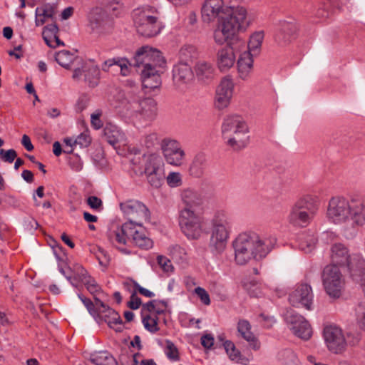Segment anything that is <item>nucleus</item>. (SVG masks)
I'll use <instances>...</instances> for the list:
<instances>
[{
    "label": "nucleus",
    "instance_id": "1",
    "mask_svg": "<svg viewBox=\"0 0 365 365\" xmlns=\"http://www.w3.org/2000/svg\"><path fill=\"white\" fill-rule=\"evenodd\" d=\"M276 242L273 237H262L252 231L240 233L232 242L236 263L244 265L252 258L262 259L271 252Z\"/></svg>",
    "mask_w": 365,
    "mask_h": 365
},
{
    "label": "nucleus",
    "instance_id": "2",
    "mask_svg": "<svg viewBox=\"0 0 365 365\" xmlns=\"http://www.w3.org/2000/svg\"><path fill=\"white\" fill-rule=\"evenodd\" d=\"M140 94L138 87L120 91L114 97L118 103L113 106L132 120H153L157 114V103L153 98H143Z\"/></svg>",
    "mask_w": 365,
    "mask_h": 365
},
{
    "label": "nucleus",
    "instance_id": "3",
    "mask_svg": "<svg viewBox=\"0 0 365 365\" xmlns=\"http://www.w3.org/2000/svg\"><path fill=\"white\" fill-rule=\"evenodd\" d=\"M252 19L243 6L233 7L226 15L218 21L213 31V38L217 45L225 43L231 44L237 40V35L245 31L250 26Z\"/></svg>",
    "mask_w": 365,
    "mask_h": 365
},
{
    "label": "nucleus",
    "instance_id": "4",
    "mask_svg": "<svg viewBox=\"0 0 365 365\" xmlns=\"http://www.w3.org/2000/svg\"><path fill=\"white\" fill-rule=\"evenodd\" d=\"M134 66L142 67L141 79L144 88L155 89L161 84L159 68L165 65L162 53L154 48L143 46L138 48L134 56Z\"/></svg>",
    "mask_w": 365,
    "mask_h": 365
},
{
    "label": "nucleus",
    "instance_id": "5",
    "mask_svg": "<svg viewBox=\"0 0 365 365\" xmlns=\"http://www.w3.org/2000/svg\"><path fill=\"white\" fill-rule=\"evenodd\" d=\"M363 204L349 201L342 196H334L328 202L326 216L328 221L335 225H343L351 221V225L361 227L365 224Z\"/></svg>",
    "mask_w": 365,
    "mask_h": 365
},
{
    "label": "nucleus",
    "instance_id": "6",
    "mask_svg": "<svg viewBox=\"0 0 365 365\" xmlns=\"http://www.w3.org/2000/svg\"><path fill=\"white\" fill-rule=\"evenodd\" d=\"M222 133L227 144L234 150H240L248 143V127L240 115L227 116L222 125Z\"/></svg>",
    "mask_w": 365,
    "mask_h": 365
},
{
    "label": "nucleus",
    "instance_id": "7",
    "mask_svg": "<svg viewBox=\"0 0 365 365\" xmlns=\"http://www.w3.org/2000/svg\"><path fill=\"white\" fill-rule=\"evenodd\" d=\"M332 264L346 266L352 279L365 277V259L359 254L349 255L347 247L341 243H336L331 248Z\"/></svg>",
    "mask_w": 365,
    "mask_h": 365
},
{
    "label": "nucleus",
    "instance_id": "8",
    "mask_svg": "<svg viewBox=\"0 0 365 365\" xmlns=\"http://www.w3.org/2000/svg\"><path fill=\"white\" fill-rule=\"evenodd\" d=\"M318 207V197L307 195L298 200L292 207L287 220L294 226L306 227L313 219Z\"/></svg>",
    "mask_w": 365,
    "mask_h": 365
},
{
    "label": "nucleus",
    "instance_id": "9",
    "mask_svg": "<svg viewBox=\"0 0 365 365\" xmlns=\"http://www.w3.org/2000/svg\"><path fill=\"white\" fill-rule=\"evenodd\" d=\"M230 234L228 217L223 212H217L211 220L209 247L215 255H221L226 249Z\"/></svg>",
    "mask_w": 365,
    "mask_h": 365
},
{
    "label": "nucleus",
    "instance_id": "10",
    "mask_svg": "<svg viewBox=\"0 0 365 365\" xmlns=\"http://www.w3.org/2000/svg\"><path fill=\"white\" fill-rule=\"evenodd\" d=\"M133 21L138 33L145 37L158 35L163 28L162 23L158 20L157 11L149 8L135 10Z\"/></svg>",
    "mask_w": 365,
    "mask_h": 365
},
{
    "label": "nucleus",
    "instance_id": "11",
    "mask_svg": "<svg viewBox=\"0 0 365 365\" xmlns=\"http://www.w3.org/2000/svg\"><path fill=\"white\" fill-rule=\"evenodd\" d=\"M179 225L187 239L197 240L205 230L204 217L195 211L180 210Z\"/></svg>",
    "mask_w": 365,
    "mask_h": 365
},
{
    "label": "nucleus",
    "instance_id": "12",
    "mask_svg": "<svg viewBox=\"0 0 365 365\" xmlns=\"http://www.w3.org/2000/svg\"><path fill=\"white\" fill-rule=\"evenodd\" d=\"M322 279L326 293L331 298H339L344 288V280L338 266L327 265L323 269Z\"/></svg>",
    "mask_w": 365,
    "mask_h": 365
},
{
    "label": "nucleus",
    "instance_id": "13",
    "mask_svg": "<svg viewBox=\"0 0 365 365\" xmlns=\"http://www.w3.org/2000/svg\"><path fill=\"white\" fill-rule=\"evenodd\" d=\"M88 28L97 36H103L112 32L113 20L101 7L93 8L88 14Z\"/></svg>",
    "mask_w": 365,
    "mask_h": 365
},
{
    "label": "nucleus",
    "instance_id": "14",
    "mask_svg": "<svg viewBox=\"0 0 365 365\" xmlns=\"http://www.w3.org/2000/svg\"><path fill=\"white\" fill-rule=\"evenodd\" d=\"M119 205L120 210L128 218L127 222L142 225L143 222L150 221V210L142 202L137 200H127L121 202Z\"/></svg>",
    "mask_w": 365,
    "mask_h": 365
},
{
    "label": "nucleus",
    "instance_id": "15",
    "mask_svg": "<svg viewBox=\"0 0 365 365\" xmlns=\"http://www.w3.org/2000/svg\"><path fill=\"white\" fill-rule=\"evenodd\" d=\"M160 148L165 160L168 164L176 167H180L184 164L185 152L178 140L165 138L161 140Z\"/></svg>",
    "mask_w": 365,
    "mask_h": 365
},
{
    "label": "nucleus",
    "instance_id": "16",
    "mask_svg": "<svg viewBox=\"0 0 365 365\" xmlns=\"http://www.w3.org/2000/svg\"><path fill=\"white\" fill-rule=\"evenodd\" d=\"M284 320L293 334L297 337L308 340L312 335V329L309 322L292 309L284 314Z\"/></svg>",
    "mask_w": 365,
    "mask_h": 365
},
{
    "label": "nucleus",
    "instance_id": "17",
    "mask_svg": "<svg viewBox=\"0 0 365 365\" xmlns=\"http://www.w3.org/2000/svg\"><path fill=\"white\" fill-rule=\"evenodd\" d=\"M323 336L328 349L334 354H341L346 347V341L342 330L336 326H327Z\"/></svg>",
    "mask_w": 365,
    "mask_h": 365
},
{
    "label": "nucleus",
    "instance_id": "18",
    "mask_svg": "<svg viewBox=\"0 0 365 365\" xmlns=\"http://www.w3.org/2000/svg\"><path fill=\"white\" fill-rule=\"evenodd\" d=\"M232 8L225 6L223 0H205L201 9L202 19L206 23L212 22L216 19L219 21Z\"/></svg>",
    "mask_w": 365,
    "mask_h": 365
},
{
    "label": "nucleus",
    "instance_id": "19",
    "mask_svg": "<svg viewBox=\"0 0 365 365\" xmlns=\"http://www.w3.org/2000/svg\"><path fill=\"white\" fill-rule=\"evenodd\" d=\"M289 303L293 307H302L308 310H311L313 302V293L312 287L307 284L298 285L296 289L292 292L289 297Z\"/></svg>",
    "mask_w": 365,
    "mask_h": 365
},
{
    "label": "nucleus",
    "instance_id": "20",
    "mask_svg": "<svg viewBox=\"0 0 365 365\" xmlns=\"http://www.w3.org/2000/svg\"><path fill=\"white\" fill-rule=\"evenodd\" d=\"M95 301L97 307L100 309L99 315L96 316V318L98 317L103 319L110 328L116 331H121L123 329V321L119 314L106 304L99 298L95 297Z\"/></svg>",
    "mask_w": 365,
    "mask_h": 365
},
{
    "label": "nucleus",
    "instance_id": "21",
    "mask_svg": "<svg viewBox=\"0 0 365 365\" xmlns=\"http://www.w3.org/2000/svg\"><path fill=\"white\" fill-rule=\"evenodd\" d=\"M130 63L125 57L115 56L106 60L101 65V68L105 72L113 74L120 73L123 76H127L130 73Z\"/></svg>",
    "mask_w": 365,
    "mask_h": 365
},
{
    "label": "nucleus",
    "instance_id": "22",
    "mask_svg": "<svg viewBox=\"0 0 365 365\" xmlns=\"http://www.w3.org/2000/svg\"><path fill=\"white\" fill-rule=\"evenodd\" d=\"M298 27L294 20L280 21L274 35L275 41L285 44L295 38Z\"/></svg>",
    "mask_w": 365,
    "mask_h": 365
},
{
    "label": "nucleus",
    "instance_id": "23",
    "mask_svg": "<svg viewBox=\"0 0 365 365\" xmlns=\"http://www.w3.org/2000/svg\"><path fill=\"white\" fill-rule=\"evenodd\" d=\"M132 226L131 222H125L122 225H113L108 234L110 241L115 245H125L130 239Z\"/></svg>",
    "mask_w": 365,
    "mask_h": 365
},
{
    "label": "nucleus",
    "instance_id": "24",
    "mask_svg": "<svg viewBox=\"0 0 365 365\" xmlns=\"http://www.w3.org/2000/svg\"><path fill=\"white\" fill-rule=\"evenodd\" d=\"M103 136L114 148L121 145H125L127 142L126 135L123 130L111 123H107L105 125Z\"/></svg>",
    "mask_w": 365,
    "mask_h": 365
},
{
    "label": "nucleus",
    "instance_id": "25",
    "mask_svg": "<svg viewBox=\"0 0 365 365\" xmlns=\"http://www.w3.org/2000/svg\"><path fill=\"white\" fill-rule=\"evenodd\" d=\"M150 168L144 174L147 176L148 183L155 188H159L165 180V173L162 168V161L160 158L158 156L157 160H150L149 162Z\"/></svg>",
    "mask_w": 365,
    "mask_h": 365
},
{
    "label": "nucleus",
    "instance_id": "26",
    "mask_svg": "<svg viewBox=\"0 0 365 365\" xmlns=\"http://www.w3.org/2000/svg\"><path fill=\"white\" fill-rule=\"evenodd\" d=\"M180 197L182 205L181 210L197 212V210L200 208L203 204V198L201 194L191 188L182 190Z\"/></svg>",
    "mask_w": 365,
    "mask_h": 365
},
{
    "label": "nucleus",
    "instance_id": "27",
    "mask_svg": "<svg viewBox=\"0 0 365 365\" xmlns=\"http://www.w3.org/2000/svg\"><path fill=\"white\" fill-rule=\"evenodd\" d=\"M193 78L191 66L187 62L180 61L173 68V79L174 83L180 86L190 83Z\"/></svg>",
    "mask_w": 365,
    "mask_h": 365
},
{
    "label": "nucleus",
    "instance_id": "28",
    "mask_svg": "<svg viewBox=\"0 0 365 365\" xmlns=\"http://www.w3.org/2000/svg\"><path fill=\"white\" fill-rule=\"evenodd\" d=\"M236 60L233 48L230 44L221 48L217 51L216 62L221 71H225L232 68Z\"/></svg>",
    "mask_w": 365,
    "mask_h": 365
},
{
    "label": "nucleus",
    "instance_id": "29",
    "mask_svg": "<svg viewBox=\"0 0 365 365\" xmlns=\"http://www.w3.org/2000/svg\"><path fill=\"white\" fill-rule=\"evenodd\" d=\"M130 238L132 239L134 245L140 249L148 250L153 247V242L147 235L144 230L143 225H137L133 224L132 232H130Z\"/></svg>",
    "mask_w": 365,
    "mask_h": 365
},
{
    "label": "nucleus",
    "instance_id": "30",
    "mask_svg": "<svg viewBox=\"0 0 365 365\" xmlns=\"http://www.w3.org/2000/svg\"><path fill=\"white\" fill-rule=\"evenodd\" d=\"M158 155L155 154H150L145 155H135L131 160V169L134 172V173L138 176L143 175L145 172L148 170V168H150V165L149 163L150 160H157Z\"/></svg>",
    "mask_w": 365,
    "mask_h": 365
},
{
    "label": "nucleus",
    "instance_id": "31",
    "mask_svg": "<svg viewBox=\"0 0 365 365\" xmlns=\"http://www.w3.org/2000/svg\"><path fill=\"white\" fill-rule=\"evenodd\" d=\"M254 57H255V56L246 51L241 53L239 57V59L237 62V71L239 77L243 81L248 80L252 74Z\"/></svg>",
    "mask_w": 365,
    "mask_h": 365
},
{
    "label": "nucleus",
    "instance_id": "32",
    "mask_svg": "<svg viewBox=\"0 0 365 365\" xmlns=\"http://www.w3.org/2000/svg\"><path fill=\"white\" fill-rule=\"evenodd\" d=\"M317 237L312 231H307L299 234L297 237L296 246L305 253L312 252L316 246Z\"/></svg>",
    "mask_w": 365,
    "mask_h": 365
},
{
    "label": "nucleus",
    "instance_id": "33",
    "mask_svg": "<svg viewBox=\"0 0 365 365\" xmlns=\"http://www.w3.org/2000/svg\"><path fill=\"white\" fill-rule=\"evenodd\" d=\"M237 331L245 339L250 346L255 350L259 349V343L254 334L251 331V325L247 320L240 319L237 323Z\"/></svg>",
    "mask_w": 365,
    "mask_h": 365
},
{
    "label": "nucleus",
    "instance_id": "34",
    "mask_svg": "<svg viewBox=\"0 0 365 365\" xmlns=\"http://www.w3.org/2000/svg\"><path fill=\"white\" fill-rule=\"evenodd\" d=\"M208 168L207 158L204 153L197 154L189 168L190 175L195 178H200L204 175Z\"/></svg>",
    "mask_w": 365,
    "mask_h": 365
},
{
    "label": "nucleus",
    "instance_id": "35",
    "mask_svg": "<svg viewBox=\"0 0 365 365\" xmlns=\"http://www.w3.org/2000/svg\"><path fill=\"white\" fill-rule=\"evenodd\" d=\"M195 69L197 77L202 81H209L215 76V68L210 63L199 61Z\"/></svg>",
    "mask_w": 365,
    "mask_h": 365
},
{
    "label": "nucleus",
    "instance_id": "36",
    "mask_svg": "<svg viewBox=\"0 0 365 365\" xmlns=\"http://www.w3.org/2000/svg\"><path fill=\"white\" fill-rule=\"evenodd\" d=\"M56 14V7L53 4H47L36 9V25H43L48 19H53Z\"/></svg>",
    "mask_w": 365,
    "mask_h": 365
},
{
    "label": "nucleus",
    "instance_id": "37",
    "mask_svg": "<svg viewBox=\"0 0 365 365\" xmlns=\"http://www.w3.org/2000/svg\"><path fill=\"white\" fill-rule=\"evenodd\" d=\"M90 360L95 365H117L115 358L106 351L91 354Z\"/></svg>",
    "mask_w": 365,
    "mask_h": 365
},
{
    "label": "nucleus",
    "instance_id": "38",
    "mask_svg": "<svg viewBox=\"0 0 365 365\" xmlns=\"http://www.w3.org/2000/svg\"><path fill=\"white\" fill-rule=\"evenodd\" d=\"M264 38V34L262 31H259L253 33L248 42L247 53L257 56L259 54L261 51L262 44Z\"/></svg>",
    "mask_w": 365,
    "mask_h": 365
},
{
    "label": "nucleus",
    "instance_id": "39",
    "mask_svg": "<svg viewBox=\"0 0 365 365\" xmlns=\"http://www.w3.org/2000/svg\"><path fill=\"white\" fill-rule=\"evenodd\" d=\"M84 81L91 88L98 85L100 79V70L97 66H91L83 70Z\"/></svg>",
    "mask_w": 365,
    "mask_h": 365
},
{
    "label": "nucleus",
    "instance_id": "40",
    "mask_svg": "<svg viewBox=\"0 0 365 365\" xmlns=\"http://www.w3.org/2000/svg\"><path fill=\"white\" fill-rule=\"evenodd\" d=\"M75 58V54L67 50L60 51L55 56L56 62L66 69L70 68L71 63H73Z\"/></svg>",
    "mask_w": 365,
    "mask_h": 365
},
{
    "label": "nucleus",
    "instance_id": "41",
    "mask_svg": "<svg viewBox=\"0 0 365 365\" xmlns=\"http://www.w3.org/2000/svg\"><path fill=\"white\" fill-rule=\"evenodd\" d=\"M233 88L234 83L232 78L229 76H226L221 80L219 86L217 87L216 92L232 97Z\"/></svg>",
    "mask_w": 365,
    "mask_h": 365
},
{
    "label": "nucleus",
    "instance_id": "42",
    "mask_svg": "<svg viewBox=\"0 0 365 365\" xmlns=\"http://www.w3.org/2000/svg\"><path fill=\"white\" fill-rule=\"evenodd\" d=\"M79 299L82 302L83 305L86 307L88 313L96 319V316L99 315L98 307H97L96 302L93 303L90 299L84 297L83 294L78 293L77 294Z\"/></svg>",
    "mask_w": 365,
    "mask_h": 365
},
{
    "label": "nucleus",
    "instance_id": "43",
    "mask_svg": "<svg viewBox=\"0 0 365 365\" xmlns=\"http://www.w3.org/2000/svg\"><path fill=\"white\" fill-rule=\"evenodd\" d=\"M180 56L182 62L191 61L196 57V48L192 45H185L180 50Z\"/></svg>",
    "mask_w": 365,
    "mask_h": 365
},
{
    "label": "nucleus",
    "instance_id": "44",
    "mask_svg": "<svg viewBox=\"0 0 365 365\" xmlns=\"http://www.w3.org/2000/svg\"><path fill=\"white\" fill-rule=\"evenodd\" d=\"M166 346L164 349L165 354L171 361H179V352L177 346L173 341L167 339L165 341Z\"/></svg>",
    "mask_w": 365,
    "mask_h": 365
},
{
    "label": "nucleus",
    "instance_id": "45",
    "mask_svg": "<svg viewBox=\"0 0 365 365\" xmlns=\"http://www.w3.org/2000/svg\"><path fill=\"white\" fill-rule=\"evenodd\" d=\"M158 317H151L150 315L143 316L142 323L146 330L156 333L159 330Z\"/></svg>",
    "mask_w": 365,
    "mask_h": 365
},
{
    "label": "nucleus",
    "instance_id": "46",
    "mask_svg": "<svg viewBox=\"0 0 365 365\" xmlns=\"http://www.w3.org/2000/svg\"><path fill=\"white\" fill-rule=\"evenodd\" d=\"M356 317L358 326L365 331V302L359 303L356 307Z\"/></svg>",
    "mask_w": 365,
    "mask_h": 365
},
{
    "label": "nucleus",
    "instance_id": "47",
    "mask_svg": "<svg viewBox=\"0 0 365 365\" xmlns=\"http://www.w3.org/2000/svg\"><path fill=\"white\" fill-rule=\"evenodd\" d=\"M224 348L232 360H238L240 352L236 349L232 341L227 340L223 343Z\"/></svg>",
    "mask_w": 365,
    "mask_h": 365
},
{
    "label": "nucleus",
    "instance_id": "48",
    "mask_svg": "<svg viewBox=\"0 0 365 365\" xmlns=\"http://www.w3.org/2000/svg\"><path fill=\"white\" fill-rule=\"evenodd\" d=\"M232 97L215 92V106L219 110H222L228 106Z\"/></svg>",
    "mask_w": 365,
    "mask_h": 365
},
{
    "label": "nucleus",
    "instance_id": "49",
    "mask_svg": "<svg viewBox=\"0 0 365 365\" xmlns=\"http://www.w3.org/2000/svg\"><path fill=\"white\" fill-rule=\"evenodd\" d=\"M168 185L171 187H177L182 185V176L178 172H171L166 178Z\"/></svg>",
    "mask_w": 365,
    "mask_h": 365
},
{
    "label": "nucleus",
    "instance_id": "50",
    "mask_svg": "<svg viewBox=\"0 0 365 365\" xmlns=\"http://www.w3.org/2000/svg\"><path fill=\"white\" fill-rule=\"evenodd\" d=\"M85 287H86L87 290L93 295V297H96V294L100 293L101 292V288L100 285L96 282V281L91 277L88 278V279L83 284Z\"/></svg>",
    "mask_w": 365,
    "mask_h": 365
},
{
    "label": "nucleus",
    "instance_id": "51",
    "mask_svg": "<svg viewBox=\"0 0 365 365\" xmlns=\"http://www.w3.org/2000/svg\"><path fill=\"white\" fill-rule=\"evenodd\" d=\"M194 293L198 297L204 305L208 306L210 304L211 300L210 295L204 288L197 287L194 289Z\"/></svg>",
    "mask_w": 365,
    "mask_h": 365
},
{
    "label": "nucleus",
    "instance_id": "52",
    "mask_svg": "<svg viewBox=\"0 0 365 365\" xmlns=\"http://www.w3.org/2000/svg\"><path fill=\"white\" fill-rule=\"evenodd\" d=\"M68 164L71 168L75 172L81 171L83 167V161L80 156L77 154H74L70 157L68 160Z\"/></svg>",
    "mask_w": 365,
    "mask_h": 365
},
{
    "label": "nucleus",
    "instance_id": "53",
    "mask_svg": "<svg viewBox=\"0 0 365 365\" xmlns=\"http://www.w3.org/2000/svg\"><path fill=\"white\" fill-rule=\"evenodd\" d=\"M91 277L88 274L86 269H85L83 267L78 266L76 267V269L73 274V279L78 280V282H82L83 284L86 282L88 278Z\"/></svg>",
    "mask_w": 365,
    "mask_h": 365
},
{
    "label": "nucleus",
    "instance_id": "54",
    "mask_svg": "<svg viewBox=\"0 0 365 365\" xmlns=\"http://www.w3.org/2000/svg\"><path fill=\"white\" fill-rule=\"evenodd\" d=\"M91 143V136L86 133H81L74 140V143L78 145L81 148H87Z\"/></svg>",
    "mask_w": 365,
    "mask_h": 365
},
{
    "label": "nucleus",
    "instance_id": "55",
    "mask_svg": "<svg viewBox=\"0 0 365 365\" xmlns=\"http://www.w3.org/2000/svg\"><path fill=\"white\" fill-rule=\"evenodd\" d=\"M157 261L160 267L165 272H172L173 269L171 261L165 256L159 255L157 257Z\"/></svg>",
    "mask_w": 365,
    "mask_h": 365
},
{
    "label": "nucleus",
    "instance_id": "56",
    "mask_svg": "<svg viewBox=\"0 0 365 365\" xmlns=\"http://www.w3.org/2000/svg\"><path fill=\"white\" fill-rule=\"evenodd\" d=\"M0 155L2 156L4 161L11 163L14 162L17 156V153L15 150L9 149L4 150V149L0 150Z\"/></svg>",
    "mask_w": 365,
    "mask_h": 365
},
{
    "label": "nucleus",
    "instance_id": "57",
    "mask_svg": "<svg viewBox=\"0 0 365 365\" xmlns=\"http://www.w3.org/2000/svg\"><path fill=\"white\" fill-rule=\"evenodd\" d=\"M88 205L93 210H99L102 208V200L96 196H90L87 198Z\"/></svg>",
    "mask_w": 365,
    "mask_h": 365
},
{
    "label": "nucleus",
    "instance_id": "58",
    "mask_svg": "<svg viewBox=\"0 0 365 365\" xmlns=\"http://www.w3.org/2000/svg\"><path fill=\"white\" fill-rule=\"evenodd\" d=\"M101 112L97 111L91 115V123L94 129L98 130L103 127V122L101 120Z\"/></svg>",
    "mask_w": 365,
    "mask_h": 365
},
{
    "label": "nucleus",
    "instance_id": "59",
    "mask_svg": "<svg viewBox=\"0 0 365 365\" xmlns=\"http://www.w3.org/2000/svg\"><path fill=\"white\" fill-rule=\"evenodd\" d=\"M58 31V28L56 24H48L44 27L43 36H56Z\"/></svg>",
    "mask_w": 365,
    "mask_h": 365
},
{
    "label": "nucleus",
    "instance_id": "60",
    "mask_svg": "<svg viewBox=\"0 0 365 365\" xmlns=\"http://www.w3.org/2000/svg\"><path fill=\"white\" fill-rule=\"evenodd\" d=\"M201 344L205 349H210L214 344V337L210 334H207L201 337Z\"/></svg>",
    "mask_w": 365,
    "mask_h": 365
},
{
    "label": "nucleus",
    "instance_id": "61",
    "mask_svg": "<svg viewBox=\"0 0 365 365\" xmlns=\"http://www.w3.org/2000/svg\"><path fill=\"white\" fill-rule=\"evenodd\" d=\"M141 305V299L136 296L135 293H133L130 299L128 302V307L131 309H137Z\"/></svg>",
    "mask_w": 365,
    "mask_h": 365
},
{
    "label": "nucleus",
    "instance_id": "62",
    "mask_svg": "<svg viewBox=\"0 0 365 365\" xmlns=\"http://www.w3.org/2000/svg\"><path fill=\"white\" fill-rule=\"evenodd\" d=\"M157 142V135L155 133H151L146 135L144 138V145L148 148L153 147Z\"/></svg>",
    "mask_w": 365,
    "mask_h": 365
},
{
    "label": "nucleus",
    "instance_id": "63",
    "mask_svg": "<svg viewBox=\"0 0 365 365\" xmlns=\"http://www.w3.org/2000/svg\"><path fill=\"white\" fill-rule=\"evenodd\" d=\"M88 105V98L86 96H81L77 102V109L80 111L83 110Z\"/></svg>",
    "mask_w": 365,
    "mask_h": 365
},
{
    "label": "nucleus",
    "instance_id": "64",
    "mask_svg": "<svg viewBox=\"0 0 365 365\" xmlns=\"http://www.w3.org/2000/svg\"><path fill=\"white\" fill-rule=\"evenodd\" d=\"M21 143L28 151H31L34 149V145L31 143L30 138L27 135H24L21 139Z\"/></svg>",
    "mask_w": 365,
    "mask_h": 365
}]
</instances>
